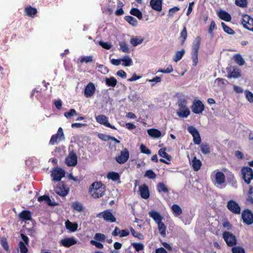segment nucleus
<instances>
[{
    "mask_svg": "<svg viewBox=\"0 0 253 253\" xmlns=\"http://www.w3.org/2000/svg\"><path fill=\"white\" fill-rule=\"evenodd\" d=\"M106 186L101 181H95L92 183L89 188V193L93 198H99L102 197L105 192Z\"/></svg>",
    "mask_w": 253,
    "mask_h": 253,
    "instance_id": "nucleus-1",
    "label": "nucleus"
},
{
    "mask_svg": "<svg viewBox=\"0 0 253 253\" xmlns=\"http://www.w3.org/2000/svg\"><path fill=\"white\" fill-rule=\"evenodd\" d=\"M187 101L185 99H181L178 102L179 109L177 115L181 118H186L190 114L189 109L187 107Z\"/></svg>",
    "mask_w": 253,
    "mask_h": 253,
    "instance_id": "nucleus-2",
    "label": "nucleus"
},
{
    "mask_svg": "<svg viewBox=\"0 0 253 253\" xmlns=\"http://www.w3.org/2000/svg\"><path fill=\"white\" fill-rule=\"evenodd\" d=\"M241 172L242 178L244 182L247 184H250L253 178V169L249 167H243L241 169Z\"/></svg>",
    "mask_w": 253,
    "mask_h": 253,
    "instance_id": "nucleus-3",
    "label": "nucleus"
},
{
    "mask_svg": "<svg viewBox=\"0 0 253 253\" xmlns=\"http://www.w3.org/2000/svg\"><path fill=\"white\" fill-rule=\"evenodd\" d=\"M201 38L199 36L197 37L192 46V59L194 63V66H196L198 63V55L201 44Z\"/></svg>",
    "mask_w": 253,
    "mask_h": 253,
    "instance_id": "nucleus-4",
    "label": "nucleus"
},
{
    "mask_svg": "<svg viewBox=\"0 0 253 253\" xmlns=\"http://www.w3.org/2000/svg\"><path fill=\"white\" fill-rule=\"evenodd\" d=\"M223 238L228 246L233 247L237 245L236 236L230 232L224 231Z\"/></svg>",
    "mask_w": 253,
    "mask_h": 253,
    "instance_id": "nucleus-5",
    "label": "nucleus"
},
{
    "mask_svg": "<svg viewBox=\"0 0 253 253\" xmlns=\"http://www.w3.org/2000/svg\"><path fill=\"white\" fill-rule=\"evenodd\" d=\"M98 217H102L105 221L108 222L113 223L116 221V218L113 214L111 210H106L97 215Z\"/></svg>",
    "mask_w": 253,
    "mask_h": 253,
    "instance_id": "nucleus-6",
    "label": "nucleus"
},
{
    "mask_svg": "<svg viewBox=\"0 0 253 253\" xmlns=\"http://www.w3.org/2000/svg\"><path fill=\"white\" fill-rule=\"evenodd\" d=\"M129 158V152L128 150L125 148L120 152L118 156H116L115 160L119 164L126 163Z\"/></svg>",
    "mask_w": 253,
    "mask_h": 253,
    "instance_id": "nucleus-7",
    "label": "nucleus"
},
{
    "mask_svg": "<svg viewBox=\"0 0 253 253\" xmlns=\"http://www.w3.org/2000/svg\"><path fill=\"white\" fill-rule=\"evenodd\" d=\"M243 27L251 31H253V18L248 14H243L241 20Z\"/></svg>",
    "mask_w": 253,
    "mask_h": 253,
    "instance_id": "nucleus-8",
    "label": "nucleus"
},
{
    "mask_svg": "<svg viewBox=\"0 0 253 253\" xmlns=\"http://www.w3.org/2000/svg\"><path fill=\"white\" fill-rule=\"evenodd\" d=\"M65 171L61 168H54L52 170L51 176L54 181H60L62 177H64Z\"/></svg>",
    "mask_w": 253,
    "mask_h": 253,
    "instance_id": "nucleus-9",
    "label": "nucleus"
},
{
    "mask_svg": "<svg viewBox=\"0 0 253 253\" xmlns=\"http://www.w3.org/2000/svg\"><path fill=\"white\" fill-rule=\"evenodd\" d=\"M192 112L196 114L202 113L205 109V106L200 100H195L191 106Z\"/></svg>",
    "mask_w": 253,
    "mask_h": 253,
    "instance_id": "nucleus-10",
    "label": "nucleus"
},
{
    "mask_svg": "<svg viewBox=\"0 0 253 253\" xmlns=\"http://www.w3.org/2000/svg\"><path fill=\"white\" fill-rule=\"evenodd\" d=\"M55 191L58 195L65 197L69 192V188L67 187L63 182H61L55 187Z\"/></svg>",
    "mask_w": 253,
    "mask_h": 253,
    "instance_id": "nucleus-11",
    "label": "nucleus"
},
{
    "mask_svg": "<svg viewBox=\"0 0 253 253\" xmlns=\"http://www.w3.org/2000/svg\"><path fill=\"white\" fill-rule=\"evenodd\" d=\"M242 218L243 222L248 225H250L253 222V214L252 211L248 209L244 210L243 211Z\"/></svg>",
    "mask_w": 253,
    "mask_h": 253,
    "instance_id": "nucleus-12",
    "label": "nucleus"
},
{
    "mask_svg": "<svg viewBox=\"0 0 253 253\" xmlns=\"http://www.w3.org/2000/svg\"><path fill=\"white\" fill-rule=\"evenodd\" d=\"M227 209L235 214H240L241 208L237 203L233 200L229 201L227 204Z\"/></svg>",
    "mask_w": 253,
    "mask_h": 253,
    "instance_id": "nucleus-13",
    "label": "nucleus"
},
{
    "mask_svg": "<svg viewBox=\"0 0 253 253\" xmlns=\"http://www.w3.org/2000/svg\"><path fill=\"white\" fill-rule=\"evenodd\" d=\"M77 156L73 151L69 153V155L65 159V164L69 167L75 166L77 164Z\"/></svg>",
    "mask_w": 253,
    "mask_h": 253,
    "instance_id": "nucleus-14",
    "label": "nucleus"
},
{
    "mask_svg": "<svg viewBox=\"0 0 253 253\" xmlns=\"http://www.w3.org/2000/svg\"><path fill=\"white\" fill-rule=\"evenodd\" d=\"M96 120L97 122L99 123L101 125H103L105 126L110 127L113 129H116V127L110 124L108 122V120L107 117L104 115H100L95 117Z\"/></svg>",
    "mask_w": 253,
    "mask_h": 253,
    "instance_id": "nucleus-15",
    "label": "nucleus"
},
{
    "mask_svg": "<svg viewBox=\"0 0 253 253\" xmlns=\"http://www.w3.org/2000/svg\"><path fill=\"white\" fill-rule=\"evenodd\" d=\"M95 91V87L94 84L91 83H89L85 87L84 90V95L86 98H89L93 95Z\"/></svg>",
    "mask_w": 253,
    "mask_h": 253,
    "instance_id": "nucleus-16",
    "label": "nucleus"
},
{
    "mask_svg": "<svg viewBox=\"0 0 253 253\" xmlns=\"http://www.w3.org/2000/svg\"><path fill=\"white\" fill-rule=\"evenodd\" d=\"M60 245L69 248L77 243V240L74 237L65 238L60 241Z\"/></svg>",
    "mask_w": 253,
    "mask_h": 253,
    "instance_id": "nucleus-17",
    "label": "nucleus"
},
{
    "mask_svg": "<svg viewBox=\"0 0 253 253\" xmlns=\"http://www.w3.org/2000/svg\"><path fill=\"white\" fill-rule=\"evenodd\" d=\"M129 234V232L127 229L120 230V228L117 226L115 227V229L112 233V235L113 236L115 237L119 235L120 238L127 236Z\"/></svg>",
    "mask_w": 253,
    "mask_h": 253,
    "instance_id": "nucleus-18",
    "label": "nucleus"
},
{
    "mask_svg": "<svg viewBox=\"0 0 253 253\" xmlns=\"http://www.w3.org/2000/svg\"><path fill=\"white\" fill-rule=\"evenodd\" d=\"M139 192L141 197L144 199H147L150 196V192L148 186L146 184H143L139 186Z\"/></svg>",
    "mask_w": 253,
    "mask_h": 253,
    "instance_id": "nucleus-19",
    "label": "nucleus"
},
{
    "mask_svg": "<svg viewBox=\"0 0 253 253\" xmlns=\"http://www.w3.org/2000/svg\"><path fill=\"white\" fill-rule=\"evenodd\" d=\"M163 0H151L150 6L154 10L161 11L162 10Z\"/></svg>",
    "mask_w": 253,
    "mask_h": 253,
    "instance_id": "nucleus-20",
    "label": "nucleus"
},
{
    "mask_svg": "<svg viewBox=\"0 0 253 253\" xmlns=\"http://www.w3.org/2000/svg\"><path fill=\"white\" fill-rule=\"evenodd\" d=\"M24 12L26 15L31 18H34L38 12L36 8L30 5L25 8Z\"/></svg>",
    "mask_w": 253,
    "mask_h": 253,
    "instance_id": "nucleus-21",
    "label": "nucleus"
},
{
    "mask_svg": "<svg viewBox=\"0 0 253 253\" xmlns=\"http://www.w3.org/2000/svg\"><path fill=\"white\" fill-rule=\"evenodd\" d=\"M19 217L23 221L32 219V213L29 210H23L19 214Z\"/></svg>",
    "mask_w": 253,
    "mask_h": 253,
    "instance_id": "nucleus-22",
    "label": "nucleus"
},
{
    "mask_svg": "<svg viewBox=\"0 0 253 253\" xmlns=\"http://www.w3.org/2000/svg\"><path fill=\"white\" fill-rule=\"evenodd\" d=\"M149 215L157 223L162 221L163 219V216H162L158 212L154 210L150 211L149 212Z\"/></svg>",
    "mask_w": 253,
    "mask_h": 253,
    "instance_id": "nucleus-23",
    "label": "nucleus"
},
{
    "mask_svg": "<svg viewBox=\"0 0 253 253\" xmlns=\"http://www.w3.org/2000/svg\"><path fill=\"white\" fill-rule=\"evenodd\" d=\"M218 16L222 20L229 22L231 20V15L224 10H220L217 13Z\"/></svg>",
    "mask_w": 253,
    "mask_h": 253,
    "instance_id": "nucleus-24",
    "label": "nucleus"
},
{
    "mask_svg": "<svg viewBox=\"0 0 253 253\" xmlns=\"http://www.w3.org/2000/svg\"><path fill=\"white\" fill-rule=\"evenodd\" d=\"M215 178L216 182L220 185L224 183L225 180V175L221 171H218L216 173Z\"/></svg>",
    "mask_w": 253,
    "mask_h": 253,
    "instance_id": "nucleus-25",
    "label": "nucleus"
},
{
    "mask_svg": "<svg viewBox=\"0 0 253 253\" xmlns=\"http://www.w3.org/2000/svg\"><path fill=\"white\" fill-rule=\"evenodd\" d=\"M192 165L194 171H198L202 166V162L198 159L196 157H194L192 161Z\"/></svg>",
    "mask_w": 253,
    "mask_h": 253,
    "instance_id": "nucleus-26",
    "label": "nucleus"
},
{
    "mask_svg": "<svg viewBox=\"0 0 253 253\" xmlns=\"http://www.w3.org/2000/svg\"><path fill=\"white\" fill-rule=\"evenodd\" d=\"M148 134L153 138H159L161 137V132L156 128H151L147 130Z\"/></svg>",
    "mask_w": 253,
    "mask_h": 253,
    "instance_id": "nucleus-27",
    "label": "nucleus"
},
{
    "mask_svg": "<svg viewBox=\"0 0 253 253\" xmlns=\"http://www.w3.org/2000/svg\"><path fill=\"white\" fill-rule=\"evenodd\" d=\"M65 226L66 228L71 232H75L77 230L78 228V224L74 222H71L69 220L65 222Z\"/></svg>",
    "mask_w": 253,
    "mask_h": 253,
    "instance_id": "nucleus-28",
    "label": "nucleus"
},
{
    "mask_svg": "<svg viewBox=\"0 0 253 253\" xmlns=\"http://www.w3.org/2000/svg\"><path fill=\"white\" fill-rule=\"evenodd\" d=\"M241 76V71L239 69H234L227 76V78H237Z\"/></svg>",
    "mask_w": 253,
    "mask_h": 253,
    "instance_id": "nucleus-29",
    "label": "nucleus"
},
{
    "mask_svg": "<svg viewBox=\"0 0 253 253\" xmlns=\"http://www.w3.org/2000/svg\"><path fill=\"white\" fill-rule=\"evenodd\" d=\"M171 208L173 214L176 216H178L182 213V209L178 205L173 204Z\"/></svg>",
    "mask_w": 253,
    "mask_h": 253,
    "instance_id": "nucleus-30",
    "label": "nucleus"
},
{
    "mask_svg": "<svg viewBox=\"0 0 253 253\" xmlns=\"http://www.w3.org/2000/svg\"><path fill=\"white\" fill-rule=\"evenodd\" d=\"M107 177L108 179H111L113 181H117L120 179V174L116 172H109L107 174Z\"/></svg>",
    "mask_w": 253,
    "mask_h": 253,
    "instance_id": "nucleus-31",
    "label": "nucleus"
},
{
    "mask_svg": "<svg viewBox=\"0 0 253 253\" xmlns=\"http://www.w3.org/2000/svg\"><path fill=\"white\" fill-rule=\"evenodd\" d=\"M105 83L108 86L115 87L117 84V81L114 77H111L105 79Z\"/></svg>",
    "mask_w": 253,
    "mask_h": 253,
    "instance_id": "nucleus-32",
    "label": "nucleus"
},
{
    "mask_svg": "<svg viewBox=\"0 0 253 253\" xmlns=\"http://www.w3.org/2000/svg\"><path fill=\"white\" fill-rule=\"evenodd\" d=\"M130 13L136 16L139 20H141L143 18L142 12L137 8H131L130 11Z\"/></svg>",
    "mask_w": 253,
    "mask_h": 253,
    "instance_id": "nucleus-33",
    "label": "nucleus"
},
{
    "mask_svg": "<svg viewBox=\"0 0 253 253\" xmlns=\"http://www.w3.org/2000/svg\"><path fill=\"white\" fill-rule=\"evenodd\" d=\"M157 224L158 225V230H159L160 234L163 237H165L166 235V225L162 221L158 222V223H157Z\"/></svg>",
    "mask_w": 253,
    "mask_h": 253,
    "instance_id": "nucleus-34",
    "label": "nucleus"
},
{
    "mask_svg": "<svg viewBox=\"0 0 253 253\" xmlns=\"http://www.w3.org/2000/svg\"><path fill=\"white\" fill-rule=\"evenodd\" d=\"M144 40V39L140 37H135V38L131 39L130 43L133 46H136L137 45L141 44Z\"/></svg>",
    "mask_w": 253,
    "mask_h": 253,
    "instance_id": "nucleus-35",
    "label": "nucleus"
},
{
    "mask_svg": "<svg viewBox=\"0 0 253 253\" xmlns=\"http://www.w3.org/2000/svg\"><path fill=\"white\" fill-rule=\"evenodd\" d=\"M157 190L159 193L164 192L165 193H169V190L166 187L165 184L163 182H160L157 185Z\"/></svg>",
    "mask_w": 253,
    "mask_h": 253,
    "instance_id": "nucleus-36",
    "label": "nucleus"
},
{
    "mask_svg": "<svg viewBox=\"0 0 253 253\" xmlns=\"http://www.w3.org/2000/svg\"><path fill=\"white\" fill-rule=\"evenodd\" d=\"M166 148L160 149L158 151V154L162 157L165 158L168 161L171 160V157L166 152Z\"/></svg>",
    "mask_w": 253,
    "mask_h": 253,
    "instance_id": "nucleus-37",
    "label": "nucleus"
},
{
    "mask_svg": "<svg viewBox=\"0 0 253 253\" xmlns=\"http://www.w3.org/2000/svg\"><path fill=\"white\" fill-rule=\"evenodd\" d=\"M125 19L133 26H136L138 24L137 20L131 16H126L125 17Z\"/></svg>",
    "mask_w": 253,
    "mask_h": 253,
    "instance_id": "nucleus-38",
    "label": "nucleus"
},
{
    "mask_svg": "<svg viewBox=\"0 0 253 253\" xmlns=\"http://www.w3.org/2000/svg\"><path fill=\"white\" fill-rule=\"evenodd\" d=\"M201 150L205 155H208L210 153V145L208 143H202L201 146Z\"/></svg>",
    "mask_w": 253,
    "mask_h": 253,
    "instance_id": "nucleus-39",
    "label": "nucleus"
},
{
    "mask_svg": "<svg viewBox=\"0 0 253 253\" xmlns=\"http://www.w3.org/2000/svg\"><path fill=\"white\" fill-rule=\"evenodd\" d=\"M72 207L74 210L79 212H81L83 211L84 208L83 205L79 202H75L72 203Z\"/></svg>",
    "mask_w": 253,
    "mask_h": 253,
    "instance_id": "nucleus-40",
    "label": "nucleus"
},
{
    "mask_svg": "<svg viewBox=\"0 0 253 253\" xmlns=\"http://www.w3.org/2000/svg\"><path fill=\"white\" fill-rule=\"evenodd\" d=\"M221 24L224 32L226 33L231 35L235 33V31L226 25L224 22H221Z\"/></svg>",
    "mask_w": 253,
    "mask_h": 253,
    "instance_id": "nucleus-41",
    "label": "nucleus"
},
{
    "mask_svg": "<svg viewBox=\"0 0 253 253\" xmlns=\"http://www.w3.org/2000/svg\"><path fill=\"white\" fill-rule=\"evenodd\" d=\"M130 231L132 236L134 237L137 238L138 239L141 240H144V237L143 234L141 233L136 232L132 227H131L130 228Z\"/></svg>",
    "mask_w": 253,
    "mask_h": 253,
    "instance_id": "nucleus-42",
    "label": "nucleus"
},
{
    "mask_svg": "<svg viewBox=\"0 0 253 253\" xmlns=\"http://www.w3.org/2000/svg\"><path fill=\"white\" fill-rule=\"evenodd\" d=\"M234 59L235 62L240 66H242L245 64V61L240 54L235 55Z\"/></svg>",
    "mask_w": 253,
    "mask_h": 253,
    "instance_id": "nucleus-43",
    "label": "nucleus"
},
{
    "mask_svg": "<svg viewBox=\"0 0 253 253\" xmlns=\"http://www.w3.org/2000/svg\"><path fill=\"white\" fill-rule=\"evenodd\" d=\"M185 53V50L184 49H182L180 51H178L176 52L175 55L173 58V60L175 62H177L180 60L184 55Z\"/></svg>",
    "mask_w": 253,
    "mask_h": 253,
    "instance_id": "nucleus-44",
    "label": "nucleus"
},
{
    "mask_svg": "<svg viewBox=\"0 0 253 253\" xmlns=\"http://www.w3.org/2000/svg\"><path fill=\"white\" fill-rule=\"evenodd\" d=\"M54 135L56 136L59 141L65 139L63 130L61 127L58 128L57 133L54 134Z\"/></svg>",
    "mask_w": 253,
    "mask_h": 253,
    "instance_id": "nucleus-45",
    "label": "nucleus"
},
{
    "mask_svg": "<svg viewBox=\"0 0 253 253\" xmlns=\"http://www.w3.org/2000/svg\"><path fill=\"white\" fill-rule=\"evenodd\" d=\"M120 46L121 50L125 53H129L130 52V50L129 47H128V45L125 42H120L119 43Z\"/></svg>",
    "mask_w": 253,
    "mask_h": 253,
    "instance_id": "nucleus-46",
    "label": "nucleus"
},
{
    "mask_svg": "<svg viewBox=\"0 0 253 253\" xmlns=\"http://www.w3.org/2000/svg\"><path fill=\"white\" fill-rule=\"evenodd\" d=\"M38 201L42 202L45 201L48 205L51 206L52 204L51 203V200L49 197L47 195H43L40 196L38 199Z\"/></svg>",
    "mask_w": 253,
    "mask_h": 253,
    "instance_id": "nucleus-47",
    "label": "nucleus"
},
{
    "mask_svg": "<svg viewBox=\"0 0 253 253\" xmlns=\"http://www.w3.org/2000/svg\"><path fill=\"white\" fill-rule=\"evenodd\" d=\"M247 201L253 204V186H250Z\"/></svg>",
    "mask_w": 253,
    "mask_h": 253,
    "instance_id": "nucleus-48",
    "label": "nucleus"
},
{
    "mask_svg": "<svg viewBox=\"0 0 253 253\" xmlns=\"http://www.w3.org/2000/svg\"><path fill=\"white\" fill-rule=\"evenodd\" d=\"M77 115V112L74 109H71L68 112L64 113V116L67 119H70L73 116H76Z\"/></svg>",
    "mask_w": 253,
    "mask_h": 253,
    "instance_id": "nucleus-49",
    "label": "nucleus"
},
{
    "mask_svg": "<svg viewBox=\"0 0 253 253\" xmlns=\"http://www.w3.org/2000/svg\"><path fill=\"white\" fill-rule=\"evenodd\" d=\"M18 246L20 249V253H27L28 250L27 247L26 246V245L22 242L20 241L18 243Z\"/></svg>",
    "mask_w": 253,
    "mask_h": 253,
    "instance_id": "nucleus-50",
    "label": "nucleus"
},
{
    "mask_svg": "<svg viewBox=\"0 0 253 253\" xmlns=\"http://www.w3.org/2000/svg\"><path fill=\"white\" fill-rule=\"evenodd\" d=\"M144 176L152 179H155L156 177V173L152 169H148L146 170Z\"/></svg>",
    "mask_w": 253,
    "mask_h": 253,
    "instance_id": "nucleus-51",
    "label": "nucleus"
},
{
    "mask_svg": "<svg viewBox=\"0 0 253 253\" xmlns=\"http://www.w3.org/2000/svg\"><path fill=\"white\" fill-rule=\"evenodd\" d=\"M94 239L99 242H104L106 239V236L102 233H97L95 234Z\"/></svg>",
    "mask_w": 253,
    "mask_h": 253,
    "instance_id": "nucleus-52",
    "label": "nucleus"
},
{
    "mask_svg": "<svg viewBox=\"0 0 253 253\" xmlns=\"http://www.w3.org/2000/svg\"><path fill=\"white\" fill-rule=\"evenodd\" d=\"M235 4L241 7H246L247 6V0H235Z\"/></svg>",
    "mask_w": 253,
    "mask_h": 253,
    "instance_id": "nucleus-53",
    "label": "nucleus"
},
{
    "mask_svg": "<svg viewBox=\"0 0 253 253\" xmlns=\"http://www.w3.org/2000/svg\"><path fill=\"white\" fill-rule=\"evenodd\" d=\"M216 27L215 23L214 21H212L211 23V24L210 25L209 28V33L210 34L211 38H213L214 36V33L213 32V30Z\"/></svg>",
    "mask_w": 253,
    "mask_h": 253,
    "instance_id": "nucleus-54",
    "label": "nucleus"
},
{
    "mask_svg": "<svg viewBox=\"0 0 253 253\" xmlns=\"http://www.w3.org/2000/svg\"><path fill=\"white\" fill-rule=\"evenodd\" d=\"M232 252L233 253H245L244 249L239 246L233 247L232 248Z\"/></svg>",
    "mask_w": 253,
    "mask_h": 253,
    "instance_id": "nucleus-55",
    "label": "nucleus"
},
{
    "mask_svg": "<svg viewBox=\"0 0 253 253\" xmlns=\"http://www.w3.org/2000/svg\"><path fill=\"white\" fill-rule=\"evenodd\" d=\"M132 246L134 248L135 251L139 252L144 249V246L141 243H133Z\"/></svg>",
    "mask_w": 253,
    "mask_h": 253,
    "instance_id": "nucleus-56",
    "label": "nucleus"
},
{
    "mask_svg": "<svg viewBox=\"0 0 253 253\" xmlns=\"http://www.w3.org/2000/svg\"><path fill=\"white\" fill-rule=\"evenodd\" d=\"M173 67L171 65H169L166 69H160L158 71V72H161V73H165V74H169V73H170L171 72H172L173 71Z\"/></svg>",
    "mask_w": 253,
    "mask_h": 253,
    "instance_id": "nucleus-57",
    "label": "nucleus"
},
{
    "mask_svg": "<svg viewBox=\"0 0 253 253\" xmlns=\"http://www.w3.org/2000/svg\"><path fill=\"white\" fill-rule=\"evenodd\" d=\"M245 94H246V97L248 101L251 103H253V93L249 91V90H246L245 91Z\"/></svg>",
    "mask_w": 253,
    "mask_h": 253,
    "instance_id": "nucleus-58",
    "label": "nucleus"
},
{
    "mask_svg": "<svg viewBox=\"0 0 253 253\" xmlns=\"http://www.w3.org/2000/svg\"><path fill=\"white\" fill-rule=\"evenodd\" d=\"M188 131L193 136L198 135L199 133L198 130L193 126H190L188 127Z\"/></svg>",
    "mask_w": 253,
    "mask_h": 253,
    "instance_id": "nucleus-59",
    "label": "nucleus"
},
{
    "mask_svg": "<svg viewBox=\"0 0 253 253\" xmlns=\"http://www.w3.org/2000/svg\"><path fill=\"white\" fill-rule=\"evenodd\" d=\"M99 44L103 48L106 49H110L112 47L111 44L108 42H104L103 41H100L99 42Z\"/></svg>",
    "mask_w": 253,
    "mask_h": 253,
    "instance_id": "nucleus-60",
    "label": "nucleus"
},
{
    "mask_svg": "<svg viewBox=\"0 0 253 253\" xmlns=\"http://www.w3.org/2000/svg\"><path fill=\"white\" fill-rule=\"evenodd\" d=\"M123 62V65L125 66H129L131 65L132 60L128 57L121 59Z\"/></svg>",
    "mask_w": 253,
    "mask_h": 253,
    "instance_id": "nucleus-61",
    "label": "nucleus"
},
{
    "mask_svg": "<svg viewBox=\"0 0 253 253\" xmlns=\"http://www.w3.org/2000/svg\"><path fill=\"white\" fill-rule=\"evenodd\" d=\"M92 56H83L81 57L80 62L81 63H88L92 61Z\"/></svg>",
    "mask_w": 253,
    "mask_h": 253,
    "instance_id": "nucleus-62",
    "label": "nucleus"
},
{
    "mask_svg": "<svg viewBox=\"0 0 253 253\" xmlns=\"http://www.w3.org/2000/svg\"><path fill=\"white\" fill-rule=\"evenodd\" d=\"M140 148L141 153L147 155H149L151 154V151L148 148H147L146 146L144 144H141L140 145Z\"/></svg>",
    "mask_w": 253,
    "mask_h": 253,
    "instance_id": "nucleus-63",
    "label": "nucleus"
},
{
    "mask_svg": "<svg viewBox=\"0 0 253 253\" xmlns=\"http://www.w3.org/2000/svg\"><path fill=\"white\" fill-rule=\"evenodd\" d=\"M187 30H186V27H184L183 30H182V31L181 32V33H180V36L183 39V40L182 42V44H183L185 42V41L187 38Z\"/></svg>",
    "mask_w": 253,
    "mask_h": 253,
    "instance_id": "nucleus-64",
    "label": "nucleus"
}]
</instances>
